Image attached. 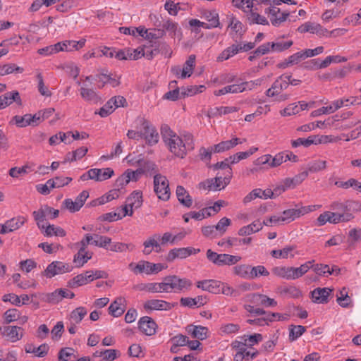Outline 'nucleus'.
I'll return each mask as SVG.
<instances>
[{"mask_svg": "<svg viewBox=\"0 0 361 361\" xmlns=\"http://www.w3.org/2000/svg\"><path fill=\"white\" fill-rule=\"evenodd\" d=\"M24 334V329L18 326H6L4 327L2 332L3 336L6 338L8 341L15 343L20 341Z\"/></svg>", "mask_w": 361, "mask_h": 361, "instance_id": "nucleus-12", "label": "nucleus"}, {"mask_svg": "<svg viewBox=\"0 0 361 361\" xmlns=\"http://www.w3.org/2000/svg\"><path fill=\"white\" fill-rule=\"evenodd\" d=\"M314 206H302L296 204L295 208L288 209L282 212L281 221L290 223L295 219L299 218L314 210Z\"/></svg>", "mask_w": 361, "mask_h": 361, "instance_id": "nucleus-6", "label": "nucleus"}, {"mask_svg": "<svg viewBox=\"0 0 361 361\" xmlns=\"http://www.w3.org/2000/svg\"><path fill=\"white\" fill-rule=\"evenodd\" d=\"M32 216L34 219L36 221L38 227L41 229H44L45 226L42 224L47 216V212L45 211V206L41 207L37 211H34L32 212Z\"/></svg>", "mask_w": 361, "mask_h": 361, "instance_id": "nucleus-43", "label": "nucleus"}, {"mask_svg": "<svg viewBox=\"0 0 361 361\" xmlns=\"http://www.w3.org/2000/svg\"><path fill=\"white\" fill-rule=\"evenodd\" d=\"M233 273L243 279H250V266L247 264L236 265L233 268Z\"/></svg>", "mask_w": 361, "mask_h": 361, "instance_id": "nucleus-48", "label": "nucleus"}, {"mask_svg": "<svg viewBox=\"0 0 361 361\" xmlns=\"http://www.w3.org/2000/svg\"><path fill=\"white\" fill-rule=\"evenodd\" d=\"M231 224V219L227 217H223L222 219H220L218 224L216 226H214L219 236H221L225 233L228 226H229Z\"/></svg>", "mask_w": 361, "mask_h": 361, "instance_id": "nucleus-51", "label": "nucleus"}, {"mask_svg": "<svg viewBox=\"0 0 361 361\" xmlns=\"http://www.w3.org/2000/svg\"><path fill=\"white\" fill-rule=\"evenodd\" d=\"M120 77H112L111 74L101 73L95 76L94 80L97 82L98 88H103L106 84H109L113 87L120 85Z\"/></svg>", "mask_w": 361, "mask_h": 361, "instance_id": "nucleus-19", "label": "nucleus"}, {"mask_svg": "<svg viewBox=\"0 0 361 361\" xmlns=\"http://www.w3.org/2000/svg\"><path fill=\"white\" fill-rule=\"evenodd\" d=\"M232 178V169H229L227 170L226 173L224 174V177L216 176L212 179V183L214 185V187L216 188V190H220L221 189H224L227 185L229 184L231 179Z\"/></svg>", "mask_w": 361, "mask_h": 361, "instance_id": "nucleus-26", "label": "nucleus"}, {"mask_svg": "<svg viewBox=\"0 0 361 361\" xmlns=\"http://www.w3.org/2000/svg\"><path fill=\"white\" fill-rule=\"evenodd\" d=\"M154 166L155 164L154 163L147 161L145 162L144 167L139 168L135 171L128 169L126 171V172L129 173L130 180L137 181L142 176V175L146 172V171H149L150 169L153 170Z\"/></svg>", "mask_w": 361, "mask_h": 361, "instance_id": "nucleus-25", "label": "nucleus"}, {"mask_svg": "<svg viewBox=\"0 0 361 361\" xmlns=\"http://www.w3.org/2000/svg\"><path fill=\"white\" fill-rule=\"evenodd\" d=\"M293 44L292 40L286 42H271V51L282 52L288 49Z\"/></svg>", "mask_w": 361, "mask_h": 361, "instance_id": "nucleus-46", "label": "nucleus"}, {"mask_svg": "<svg viewBox=\"0 0 361 361\" xmlns=\"http://www.w3.org/2000/svg\"><path fill=\"white\" fill-rule=\"evenodd\" d=\"M80 95L83 99L87 102L97 103L100 97L93 89L81 87L80 90Z\"/></svg>", "mask_w": 361, "mask_h": 361, "instance_id": "nucleus-34", "label": "nucleus"}, {"mask_svg": "<svg viewBox=\"0 0 361 361\" xmlns=\"http://www.w3.org/2000/svg\"><path fill=\"white\" fill-rule=\"evenodd\" d=\"M239 143H241V142L239 141V138L238 137L233 138L230 140L222 141L213 146L214 153H221L229 150Z\"/></svg>", "mask_w": 361, "mask_h": 361, "instance_id": "nucleus-24", "label": "nucleus"}, {"mask_svg": "<svg viewBox=\"0 0 361 361\" xmlns=\"http://www.w3.org/2000/svg\"><path fill=\"white\" fill-rule=\"evenodd\" d=\"M118 353L115 349L104 350L99 352V357H103L104 360L106 361H113L117 357Z\"/></svg>", "mask_w": 361, "mask_h": 361, "instance_id": "nucleus-62", "label": "nucleus"}, {"mask_svg": "<svg viewBox=\"0 0 361 361\" xmlns=\"http://www.w3.org/2000/svg\"><path fill=\"white\" fill-rule=\"evenodd\" d=\"M228 27H231L236 35H238L240 37L244 34V31L243 30V23L234 17L231 18Z\"/></svg>", "mask_w": 361, "mask_h": 361, "instance_id": "nucleus-54", "label": "nucleus"}, {"mask_svg": "<svg viewBox=\"0 0 361 361\" xmlns=\"http://www.w3.org/2000/svg\"><path fill=\"white\" fill-rule=\"evenodd\" d=\"M236 111H238V108L235 106H216L210 108L208 110L207 115L209 117H216Z\"/></svg>", "mask_w": 361, "mask_h": 361, "instance_id": "nucleus-29", "label": "nucleus"}, {"mask_svg": "<svg viewBox=\"0 0 361 361\" xmlns=\"http://www.w3.org/2000/svg\"><path fill=\"white\" fill-rule=\"evenodd\" d=\"M30 114H25L23 116H15L12 121L19 128H24L30 126Z\"/></svg>", "mask_w": 361, "mask_h": 361, "instance_id": "nucleus-55", "label": "nucleus"}, {"mask_svg": "<svg viewBox=\"0 0 361 361\" xmlns=\"http://www.w3.org/2000/svg\"><path fill=\"white\" fill-rule=\"evenodd\" d=\"M327 166L326 161L323 160H314L307 164V170L310 173H317L324 170Z\"/></svg>", "mask_w": 361, "mask_h": 361, "instance_id": "nucleus-45", "label": "nucleus"}, {"mask_svg": "<svg viewBox=\"0 0 361 361\" xmlns=\"http://www.w3.org/2000/svg\"><path fill=\"white\" fill-rule=\"evenodd\" d=\"M86 40L82 39L79 41L75 40H65L63 41L65 51H72L73 50H78L85 46Z\"/></svg>", "mask_w": 361, "mask_h": 361, "instance_id": "nucleus-39", "label": "nucleus"}, {"mask_svg": "<svg viewBox=\"0 0 361 361\" xmlns=\"http://www.w3.org/2000/svg\"><path fill=\"white\" fill-rule=\"evenodd\" d=\"M331 289L329 288H317L311 292L312 299L316 303H327Z\"/></svg>", "mask_w": 361, "mask_h": 361, "instance_id": "nucleus-20", "label": "nucleus"}, {"mask_svg": "<svg viewBox=\"0 0 361 361\" xmlns=\"http://www.w3.org/2000/svg\"><path fill=\"white\" fill-rule=\"evenodd\" d=\"M298 31L300 33L310 32L322 35L324 32H327V30L324 29L322 25L318 23L306 22L298 27Z\"/></svg>", "mask_w": 361, "mask_h": 361, "instance_id": "nucleus-23", "label": "nucleus"}, {"mask_svg": "<svg viewBox=\"0 0 361 361\" xmlns=\"http://www.w3.org/2000/svg\"><path fill=\"white\" fill-rule=\"evenodd\" d=\"M195 66V55H190L182 68L181 78L190 77Z\"/></svg>", "mask_w": 361, "mask_h": 361, "instance_id": "nucleus-33", "label": "nucleus"}, {"mask_svg": "<svg viewBox=\"0 0 361 361\" xmlns=\"http://www.w3.org/2000/svg\"><path fill=\"white\" fill-rule=\"evenodd\" d=\"M173 307V304L159 299L149 300L146 301L143 305V307L147 312L153 310L167 311L171 310Z\"/></svg>", "mask_w": 361, "mask_h": 361, "instance_id": "nucleus-13", "label": "nucleus"}, {"mask_svg": "<svg viewBox=\"0 0 361 361\" xmlns=\"http://www.w3.org/2000/svg\"><path fill=\"white\" fill-rule=\"evenodd\" d=\"M357 204L358 203L354 201H346L345 202H335L331 204V209L340 215L350 216V217H348V221H350L355 217L353 212L355 210V207Z\"/></svg>", "mask_w": 361, "mask_h": 361, "instance_id": "nucleus-8", "label": "nucleus"}, {"mask_svg": "<svg viewBox=\"0 0 361 361\" xmlns=\"http://www.w3.org/2000/svg\"><path fill=\"white\" fill-rule=\"evenodd\" d=\"M154 191L159 200L167 201L170 198L169 183L166 177L161 174L154 176Z\"/></svg>", "mask_w": 361, "mask_h": 361, "instance_id": "nucleus-5", "label": "nucleus"}, {"mask_svg": "<svg viewBox=\"0 0 361 361\" xmlns=\"http://www.w3.org/2000/svg\"><path fill=\"white\" fill-rule=\"evenodd\" d=\"M336 301L342 307L347 308L352 306V300L348 294L346 288L344 287L339 291V295H337Z\"/></svg>", "mask_w": 361, "mask_h": 361, "instance_id": "nucleus-35", "label": "nucleus"}, {"mask_svg": "<svg viewBox=\"0 0 361 361\" xmlns=\"http://www.w3.org/2000/svg\"><path fill=\"white\" fill-rule=\"evenodd\" d=\"M129 267L135 274L145 273L146 274H157L167 268V266L161 263L154 264L148 261L141 260L137 264L130 263Z\"/></svg>", "mask_w": 361, "mask_h": 361, "instance_id": "nucleus-3", "label": "nucleus"}, {"mask_svg": "<svg viewBox=\"0 0 361 361\" xmlns=\"http://www.w3.org/2000/svg\"><path fill=\"white\" fill-rule=\"evenodd\" d=\"M293 250V247H286L282 250H274L271 251V255L273 257L280 259H286L288 255Z\"/></svg>", "mask_w": 361, "mask_h": 361, "instance_id": "nucleus-58", "label": "nucleus"}, {"mask_svg": "<svg viewBox=\"0 0 361 361\" xmlns=\"http://www.w3.org/2000/svg\"><path fill=\"white\" fill-rule=\"evenodd\" d=\"M142 193L141 191H133L127 198L126 202L128 203L130 208L137 209L142 204Z\"/></svg>", "mask_w": 361, "mask_h": 361, "instance_id": "nucleus-30", "label": "nucleus"}, {"mask_svg": "<svg viewBox=\"0 0 361 361\" xmlns=\"http://www.w3.org/2000/svg\"><path fill=\"white\" fill-rule=\"evenodd\" d=\"M44 229V235L47 236L56 235L63 237L66 235V232L63 228L59 226H56L54 224H49L48 226H45Z\"/></svg>", "mask_w": 361, "mask_h": 361, "instance_id": "nucleus-42", "label": "nucleus"}, {"mask_svg": "<svg viewBox=\"0 0 361 361\" xmlns=\"http://www.w3.org/2000/svg\"><path fill=\"white\" fill-rule=\"evenodd\" d=\"M202 17L208 22L210 27L214 28L219 27V14L216 11H204L202 13Z\"/></svg>", "mask_w": 361, "mask_h": 361, "instance_id": "nucleus-36", "label": "nucleus"}, {"mask_svg": "<svg viewBox=\"0 0 361 361\" xmlns=\"http://www.w3.org/2000/svg\"><path fill=\"white\" fill-rule=\"evenodd\" d=\"M23 71V68L15 63H8L0 66V75H5L14 72L22 73Z\"/></svg>", "mask_w": 361, "mask_h": 361, "instance_id": "nucleus-47", "label": "nucleus"}, {"mask_svg": "<svg viewBox=\"0 0 361 361\" xmlns=\"http://www.w3.org/2000/svg\"><path fill=\"white\" fill-rule=\"evenodd\" d=\"M232 4L244 12H247L246 8L250 11L253 7V0H232Z\"/></svg>", "mask_w": 361, "mask_h": 361, "instance_id": "nucleus-52", "label": "nucleus"}, {"mask_svg": "<svg viewBox=\"0 0 361 361\" xmlns=\"http://www.w3.org/2000/svg\"><path fill=\"white\" fill-rule=\"evenodd\" d=\"M188 333L191 334L192 338L199 340H204L207 338L208 329L202 326H188Z\"/></svg>", "mask_w": 361, "mask_h": 361, "instance_id": "nucleus-28", "label": "nucleus"}, {"mask_svg": "<svg viewBox=\"0 0 361 361\" xmlns=\"http://www.w3.org/2000/svg\"><path fill=\"white\" fill-rule=\"evenodd\" d=\"M313 135L309 136L307 138H298L295 140L291 141V145L293 147H298L299 146H304L305 147H310L311 145H314Z\"/></svg>", "mask_w": 361, "mask_h": 361, "instance_id": "nucleus-53", "label": "nucleus"}, {"mask_svg": "<svg viewBox=\"0 0 361 361\" xmlns=\"http://www.w3.org/2000/svg\"><path fill=\"white\" fill-rule=\"evenodd\" d=\"M335 185L339 188H345V189L348 188L350 187H353L359 190V185H360V183L355 178H350L349 180H348L347 181H345V182L337 181L335 183Z\"/></svg>", "mask_w": 361, "mask_h": 361, "instance_id": "nucleus-61", "label": "nucleus"}, {"mask_svg": "<svg viewBox=\"0 0 361 361\" xmlns=\"http://www.w3.org/2000/svg\"><path fill=\"white\" fill-rule=\"evenodd\" d=\"M176 196L181 204L186 207H190L192 204V200L188 191L181 185L176 188Z\"/></svg>", "mask_w": 361, "mask_h": 361, "instance_id": "nucleus-27", "label": "nucleus"}, {"mask_svg": "<svg viewBox=\"0 0 361 361\" xmlns=\"http://www.w3.org/2000/svg\"><path fill=\"white\" fill-rule=\"evenodd\" d=\"M361 240V228H354L350 230L348 238V249H355L358 240Z\"/></svg>", "mask_w": 361, "mask_h": 361, "instance_id": "nucleus-31", "label": "nucleus"}, {"mask_svg": "<svg viewBox=\"0 0 361 361\" xmlns=\"http://www.w3.org/2000/svg\"><path fill=\"white\" fill-rule=\"evenodd\" d=\"M306 331V327L298 325L293 326L291 325L289 331V339L290 341H295L302 334Z\"/></svg>", "mask_w": 361, "mask_h": 361, "instance_id": "nucleus-50", "label": "nucleus"}, {"mask_svg": "<svg viewBox=\"0 0 361 361\" xmlns=\"http://www.w3.org/2000/svg\"><path fill=\"white\" fill-rule=\"evenodd\" d=\"M140 124L143 128V137L146 140L147 142L153 145L159 141V134L157 130L151 125L150 122L144 118L139 119Z\"/></svg>", "mask_w": 361, "mask_h": 361, "instance_id": "nucleus-10", "label": "nucleus"}, {"mask_svg": "<svg viewBox=\"0 0 361 361\" xmlns=\"http://www.w3.org/2000/svg\"><path fill=\"white\" fill-rule=\"evenodd\" d=\"M196 286L198 288H201L203 290L214 294H218L220 293V288L222 286V283L219 281L209 279L199 281L197 282Z\"/></svg>", "mask_w": 361, "mask_h": 361, "instance_id": "nucleus-18", "label": "nucleus"}, {"mask_svg": "<svg viewBox=\"0 0 361 361\" xmlns=\"http://www.w3.org/2000/svg\"><path fill=\"white\" fill-rule=\"evenodd\" d=\"M239 53L238 44H233L225 49L217 57V61H224Z\"/></svg>", "mask_w": 361, "mask_h": 361, "instance_id": "nucleus-32", "label": "nucleus"}, {"mask_svg": "<svg viewBox=\"0 0 361 361\" xmlns=\"http://www.w3.org/2000/svg\"><path fill=\"white\" fill-rule=\"evenodd\" d=\"M257 164L264 165L268 164L270 167H276L280 166L282 163L285 162V159H283V152L278 153L274 157H272L271 154H265L260 157H259L256 160Z\"/></svg>", "mask_w": 361, "mask_h": 361, "instance_id": "nucleus-14", "label": "nucleus"}, {"mask_svg": "<svg viewBox=\"0 0 361 361\" xmlns=\"http://www.w3.org/2000/svg\"><path fill=\"white\" fill-rule=\"evenodd\" d=\"M87 311L84 307H79L75 309L70 315V322L73 324H79L84 317L87 314Z\"/></svg>", "mask_w": 361, "mask_h": 361, "instance_id": "nucleus-37", "label": "nucleus"}, {"mask_svg": "<svg viewBox=\"0 0 361 361\" xmlns=\"http://www.w3.org/2000/svg\"><path fill=\"white\" fill-rule=\"evenodd\" d=\"M130 181V177L129 176V173H126V171L120 176L115 181V187L116 189H119L121 191V189L124 188L128 183Z\"/></svg>", "mask_w": 361, "mask_h": 361, "instance_id": "nucleus-59", "label": "nucleus"}, {"mask_svg": "<svg viewBox=\"0 0 361 361\" xmlns=\"http://www.w3.org/2000/svg\"><path fill=\"white\" fill-rule=\"evenodd\" d=\"M243 341H246L247 346L251 347L262 341V336L260 334H255L250 336H244L242 337Z\"/></svg>", "mask_w": 361, "mask_h": 361, "instance_id": "nucleus-63", "label": "nucleus"}, {"mask_svg": "<svg viewBox=\"0 0 361 361\" xmlns=\"http://www.w3.org/2000/svg\"><path fill=\"white\" fill-rule=\"evenodd\" d=\"M85 284H87V283L84 279L82 274L75 276L72 279L68 281V286L71 288H75Z\"/></svg>", "mask_w": 361, "mask_h": 361, "instance_id": "nucleus-60", "label": "nucleus"}, {"mask_svg": "<svg viewBox=\"0 0 361 361\" xmlns=\"http://www.w3.org/2000/svg\"><path fill=\"white\" fill-rule=\"evenodd\" d=\"M25 221L26 219L23 216H18L8 220L4 224L1 225L0 233L6 234L14 231L21 227Z\"/></svg>", "mask_w": 361, "mask_h": 361, "instance_id": "nucleus-17", "label": "nucleus"}, {"mask_svg": "<svg viewBox=\"0 0 361 361\" xmlns=\"http://www.w3.org/2000/svg\"><path fill=\"white\" fill-rule=\"evenodd\" d=\"M109 245V250L113 252H126V250H130L132 251L135 246L133 244H126L123 243H114L113 244Z\"/></svg>", "mask_w": 361, "mask_h": 361, "instance_id": "nucleus-49", "label": "nucleus"}, {"mask_svg": "<svg viewBox=\"0 0 361 361\" xmlns=\"http://www.w3.org/2000/svg\"><path fill=\"white\" fill-rule=\"evenodd\" d=\"M126 300L124 298H117L109 307V313L114 317H118L125 312V303Z\"/></svg>", "mask_w": 361, "mask_h": 361, "instance_id": "nucleus-22", "label": "nucleus"}, {"mask_svg": "<svg viewBox=\"0 0 361 361\" xmlns=\"http://www.w3.org/2000/svg\"><path fill=\"white\" fill-rule=\"evenodd\" d=\"M161 134L169 150L176 157L183 159L188 151H191L195 147L193 136L190 133L185 134L181 137L167 125H164L161 126Z\"/></svg>", "mask_w": 361, "mask_h": 361, "instance_id": "nucleus-1", "label": "nucleus"}, {"mask_svg": "<svg viewBox=\"0 0 361 361\" xmlns=\"http://www.w3.org/2000/svg\"><path fill=\"white\" fill-rule=\"evenodd\" d=\"M192 283L186 278H180L176 275H170L162 280L163 293H180L189 290Z\"/></svg>", "mask_w": 361, "mask_h": 361, "instance_id": "nucleus-2", "label": "nucleus"}, {"mask_svg": "<svg viewBox=\"0 0 361 361\" xmlns=\"http://www.w3.org/2000/svg\"><path fill=\"white\" fill-rule=\"evenodd\" d=\"M214 152V147H210L209 148H205L204 147H201L199 149V157L202 161L209 163L212 154Z\"/></svg>", "mask_w": 361, "mask_h": 361, "instance_id": "nucleus-56", "label": "nucleus"}, {"mask_svg": "<svg viewBox=\"0 0 361 361\" xmlns=\"http://www.w3.org/2000/svg\"><path fill=\"white\" fill-rule=\"evenodd\" d=\"M73 267L70 264L60 261H54L49 264L47 269L42 273V275L47 278H52L56 275L71 272Z\"/></svg>", "mask_w": 361, "mask_h": 361, "instance_id": "nucleus-7", "label": "nucleus"}, {"mask_svg": "<svg viewBox=\"0 0 361 361\" xmlns=\"http://www.w3.org/2000/svg\"><path fill=\"white\" fill-rule=\"evenodd\" d=\"M4 99V104L6 106L11 104L13 102H16L18 104H21V99L19 92L17 91L8 92L1 96Z\"/></svg>", "mask_w": 361, "mask_h": 361, "instance_id": "nucleus-38", "label": "nucleus"}, {"mask_svg": "<svg viewBox=\"0 0 361 361\" xmlns=\"http://www.w3.org/2000/svg\"><path fill=\"white\" fill-rule=\"evenodd\" d=\"M329 223L336 224L340 222H348L350 216L348 215H340L337 214L335 211L329 212Z\"/></svg>", "mask_w": 361, "mask_h": 361, "instance_id": "nucleus-57", "label": "nucleus"}, {"mask_svg": "<svg viewBox=\"0 0 361 361\" xmlns=\"http://www.w3.org/2000/svg\"><path fill=\"white\" fill-rule=\"evenodd\" d=\"M249 23L252 24H259L263 25H269L268 20L263 16L254 12L252 10L250 11V14L247 16Z\"/></svg>", "mask_w": 361, "mask_h": 361, "instance_id": "nucleus-40", "label": "nucleus"}, {"mask_svg": "<svg viewBox=\"0 0 361 361\" xmlns=\"http://www.w3.org/2000/svg\"><path fill=\"white\" fill-rule=\"evenodd\" d=\"M92 253H89L87 251L81 252V250H79L74 255L73 262L76 264L78 267H82L84 264L92 258Z\"/></svg>", "mask_w": 361, "mask_h": 361, "instance_id": "nucleus-41", "label": "nucleus"}, {"mask_svg": "<svg viewBox=\"0 0 361 361\" xmlns=\"http://www.w3.org/2000/svg\"><path fill=\"white\" fill-rule=\"evenodd\" d=\"M250 302L256 306L274 307L277 305L274 299L259 293L252 294L251 295Z\"/></svg>", "mask_w": 361, "mask_h": 361, "instance_id": "nucleus-21", "label": "nucleus"}, {"mask_svg": "<svg viewBox=\"0 0 361 361\" xmlns=\"http://www.w3.org/2000/svg\"><path fill=\"white\" fill-rule=\"evenodd\" d=\"M299 105L298 104L294 103L288 105L283 111H281V114L282 116H291L299 114Z\"/></svg>", "mask_w": 361, "mask_h": 361, "instance_id": "nucleus-64", "label": "nucleus"}, {"mask_svg": "<svg viewBox=\"0 0 361 361\" xmlns=\"http://www.w3.org/2000/svg\"><path fill=\"white\" fill-rule=\"evenodd\" d=\"M207 259L217 266L233 265L240 261L241 257L228 254H218L209 249L207 251Z\"/></svg>", "mask_w": 361, "mask_h": 361, "instance_id": "nucleus-4", "label": "nucleus"}, {"mask_svg": "<svg viewBox=\"0 0 361 361\" xmlns=\"http://www.w3.org/2000/svg\"><path fill=\"white\" fill-rule=\"evenodd\" d=\"M264 12L268 15L272 25L275 27H279L290 16L288 11L281 12L280 8L275 6L267 8Z\"/></svg>", "mask_w": 361, "mask_h": 361, "instance_id": "nucleus-9", "label": "nucleus"}, {"mask_svg": "<svg viewBox=\"0 0 361 361\" xmlns=\"http://www.w3.org/2000/svg\"><path fill=\"white\" fill-rule=\"evenodd\" d=\"M250 279H253L260 276H267L269 275L268 270L262 265H258L252 267L250 266Z\"/></svg>", "mask_w": 361, "mask_h": 361, "instance_id": "nucleus-44", "label": "nucleus"}, {"mask_svg": "<svg viewBox=\"0 0 361 361\" xmlns=\"http://www.w3.org/2000/svg\"><path fill=\"white\" fill-rule=\"evenodd\" d=\"M200 251V249H195L190 247L174 248L169 252L166 257V260L167 262H173L176 258L185 259L192 254L198 253Z\"/></svg>", "mask_w": 361, "mask_h": 361, "instance_id": "nucleus-11", "label": "nucleus"}, {"mask_svg": "<svg viewBox=\"0 0 361 361\" xmlns=\"http://www.w3.org/2000/svg\"><path fill=\"white\" fill-rule=\"evenodd\" d=\"M342 106H348V104H344L343 99H337L334 101L331 105L327 106H323L320 109L312 111L311 116L317 117L322 114H328L335 112Z\"/></svg>", "mask_w": 361, "mask_h": 361, "instance_id": "nucleus-16", "label": "nucleus"}, {"mask_svg": "<svg viewBox=\"0 0 361 361\" xmlns=\"http://www.w3.org/2000/svg\"><path fill=\"white\" fill-rule=\"evenodd\" d=\"M157 324L149 317L145 316L138 322V328L143 334L147 336L154 335L156 332Z\"/></svg>", "mask_w": 361, "mask_h": 361, "instance_id": "nucleus-15", "label": "nucleus"}]
</instances>
